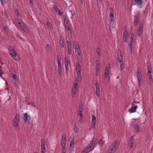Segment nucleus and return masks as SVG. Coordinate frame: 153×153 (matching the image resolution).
I'll list each match as a JSON object with an SVG mask.
<instances>
[{
	"mask_svg": "<svg viewBox=\"0 0 153 153\" xmlns=\"http://www.w3.org/2000/svg\"><path fill=\"white\" fill-rule=\"evenodd\" d=\"M81 68H76L77 77L76 78L73 87L71 89V95L73 97H74L76 94L77 90L78 88V84L79 81H80L81 78L80 71Z\"/></svg>",
	"mask_w": 153,
	"mask_h": 153,
	"instance_id": "1",
	"label": "nucleus"
},
{
	"mask_svg": "<svg viewBox=\"0 0 153 153\" xmlns=\"http://www.w3.org/2000/svg\"><path fill=\"white\" fill-rule=\"evenodd\" d=\"M97 140L96 138L93 139L91 143L84 149L82 150V153H88L92 151L95 147V145L97 143Z\"/></svg>",
	"mask_w": 153,
	"mask_h": 153,
	"instance_id": "2",
	"label": "nucleus"
},
{
	"mask_svg": "<svg viewBox=\"0 0 153 153\" xmlns=\"http://www.w3.org/2000/svg\"><path fill=\"white\" fill-rule=\"evenodd\" d=\"M119 143V142L117 140H116L113 142L108 148V153H114L118 149Z\"/></svg>",
	"mask_w": 153,
	"mask_h": 153,
	"instance_id": "3",
	"label": "nucleus"
},
{
	"mask_svg": "<svg viewBox=\"0 0 153 153\" xmlns=\"http://www.w3.org/2000/svg\"><path fill=\"white\" fill-rule=\"evenodd\" d=\"M15 22L16 25L20 27L25 32L27 33L29 31V28L22 21L17 19L16 20Z\"/></svg>",
	"mask_w": 153,
	"mask_h": 153,
	"instance_id": "4",
	"label": "nucleus"
},
{
	"mask_svg": "<svg viewBox=\"0 0 153 153\" xmlns=\"http://www.w3.org/2000/svg\"><path fill=\"white\" fill-rule=\"evenodd\" d=\"M8 50L10 55L16 61L19 60L20 59L19 57L14 48L10 47L8 48Z\"/></svg>",
	"mask_w": 153,
	"mask_h": 153,
	"instance_id": "5",
	"label": "nucleus"
},
{
	"mask_svg": "<svg viewBox=\"0 0 153 153\" xmlns=\"http://www.w3.org/2000/svg\"><path fill=\"white\" fill-rule=\"evenodd\" d=\"M110 68H106L105 70L103 82L105 84L108 83L110 82Z\"/></svg>",
	"mask_w": 153,
	"mask_h": 153,
	"instance_id": "6",
	"label": "nucleus"
},
{
	"mask_svg": "<svg viewBox=\"0 0 153 153\" xmlns=\"http://www.w3.org/2000/svg\"><path fill=\"white\" fill-rule=\"evenodd\" d=\"M137 77L138 79V84L140 87H141L144 84L143 82L142 76L141 72L138 70L137 71Z\"/></svg>",
	"mask_w": 153,
	"mask_h": 153,
	"instance_id": "7",
	"label": "nucleus"
},
{
	"mask_svg": "<svg viewBox=\"0 0 153 153\" xmlns=\"http://www.w3.org/2000/svg\"><path fill=\"white\" fill-rule=\"evenodd\" d=\"M20 116L19 114H17L13 120V125L15 127L18 126L20 121Z\"/></svg>",
	"mask_w": 153,
	"mask_h": 153,
	"instance_id": "8",
	"label": "nucleus"
},
{
	"mask_svg": "<svg viewBox=\"0 0 153 153\" xmlns=\"http://www.w3.org/2000/svg\"><path fill=\"white\" fill-rule=\"evenodd\" d=\"M117 57L119 62L120 63V65L121 67L124 66L122 62L123 56L121 51L120 50H119L117 51Z\"/></svg>",
	"mask_w": 153,
	"mask_h": 153,
	"instance_id": "9",
	"label": "nucleus"
},
{
	"mask_svg": "<svg viewBox=\"0 0 153 153\" xmlns=\"http://www.w3.org/2000/svg\"><path fill=\"white\" fill-rule=\"evenodd\" d=\"M134 42V35L133 33L131 34V36L130 37V41L129 42V48L130 52H132L133 49V44Z\"/></svg>",
	"mask_w": 153,
	"mask_h": 153,
	"instance_id": "10",
	"label": "nucleus"
},
{
	"mask_svg": "<svg viewBox=\"0 0 153 153\" xmlns=\"http://www.w3.org/2000/svg\"><path fill=\"white\" fill-rule=\"evenodd\" d=\"M74 46L75 49V53L79 55H80V48L78 44L76 42H75L74 44Z\"/></svg>",
	"mask_w": 153,
	"mask_h": 153,
	"instance_id": "11",
	"label": "nucleus"
},
{
	"mask_svg": "<svg viewBox=\"0 0 153 153\" xmlns=\"http://www.w3.org/2000/svg\"><path fill=\"white\" fill-rule=\"evenodd\" d=\"M92 123L91 124V128L90 129V130L94 131L95 129L96 122V118L95 116H92Z\"/></svg>",
	"mask_w": 153,
	"mask_h": 153,
	"instance_id": "12",
	"label": "nucleus"
},
{
	"mask_svg": "<svg viewBox=\"0 0 153 153\" xmlns=\"http://www.w3.org/2000/svg\"><path fill=\"white\" fill-rule=\"evenodd\" d=\"M66 135L65 134H63L62 136L61 141V146L62 147H65L66 143Z\"/></svg>",
	"mask_w": 153,
	"mask_h": 153,
	"instance_id": "13",
	"label": "nucleus"
},
{
	"mask_svg": "<svg viewBox=\"0 0 153 153\" xmlns=\"http://www.w3.org/2000/svg\"><path fill=\"white\" fill-rule=\"evenodd\" d=\"M135 2V4L139 7H143L144 2L146 1L143 0H134Z\"/></svg>",
	"mask_w": 153,
	"mask_h": 153,
	"instance_id": "14",
	"label": "nucleus"
},
{
	"mask_svg": "<svg viewBox=\"0 0 153 153\" xmlns=\"http://www.w3.org/2000/svg\"><path fill=\"white\" fill-rule=\"evenodd\" d=\"M45 142L43 139H42L41 142V153H45Z\"/></svg>",
	"mask_w": 153,
	"mask_h": 153,
	"instance_id": "15",
	"label": "nucleus"
},
{
	"mask_svg": "<svg viewBox=\"0 0 153 153\" xmlns=\"http://www.w3.org/2000/svg\"><path fill=\"white\" fill-rule=\"evenodd\" d=\"M64 62L65 67H68L71 66L70 61L68 56H65L64 58Z\"/></svg>",
	"mask_w": 153,
	"mask_h": 153,
	"instance_id": "16",
	"label": "nucleus"
},
{
	"mask_svg": "<svg viewBox=\"0 0 153 153\" xmlns=\"http://www.w3.org/2000/svg\"><path fill=\"white\" fill-rule=\"evenodd\" d=\"M134 135H133L131 137L128 141V146L130 148L133 147L134 142Z\"/></svg>",
	"mask_w": 153,
	"mask_h": 153,
	"instance_id": "17",
	"label": "nucleus"
},
{
	"mask_svg": "<svg viewBox=\"0 0 153 153\" xmlns=\"http://www.w3.org/2000/svg\"><path fill=\"white\" fill-rule=\"evenodd\" d=\"M96 86V94L97 96H99L100 94V86L98 82H97L95 84Z\"/></svg>",
	"mask_w": 153,
	"mask_h": 153,
	"instance_id": "18",
	"label": "nucleus"
},
{
	"mask_svg": "<svg viewBox=\"0 0 153 153\" xmlns=\"http://www.w3.org/2000/svg\"><path fill=\"white\" fill-rule=\"evenodd\" d=\"M53 8L55 11L57 13L58 15L61 16L62 14V13L58 8L57 6L55 5H53Z\"/></svg>",
	"mask_w": 153,
	"mask_h": 153,
	"instance_id": "19",
	"label": "nucleus"
},
{
	"mask_svg": "<svg viewBox=\"0 0 153 153\" xmlns=\"http://www.w3.org/2000/svg\"><path fill=\"white\" fill-rule=\"evenodd\" d=\"M30 119V116L27 113H25L24 115V117H23L24 121L26 122L29 120Z\"/></svg>",
	"mask_w": 153,
	"mask_h": 153,
	"instance_id": "20",
	"label": "nucleus"
},
{
	"mask_svg": "<svg viewBox=\"0 0 153 153\" xmlns=\"http://www.w3.org/2000/svg\"><path fill=\"white\" fill-rule=\"evenodd\" d=\"M64 24L65 27L66 29L68 30H70L71 28L70 27V24L69 22H66Z\"/></svg>",
	"mask_w": 153,
	"mask_h": 153,
	"instance_id": "21",
	"label": "nucleus"
},
{
	"mask_svg": "<svg viewBox=\"0 0 153 153\" xmlns=\"http://www.w3.org/2000/svg\"><path fill=\"white\" fill-rule=\"evenodd\" d=\"M140 16V12L139 11H137V15L135 17L136 19V22L137 23L139 21V18Z\"/></svg>",
	"mask_w": 153,
	"mask_h": 153,
	"instance_id": "22",
	"label": "nucleus"
},
{
	"mask_svg": "<svg viewBox=\"0 0 153 153\" xmlns=\"http://www.w3.org/2000/svg\"><path fill=\"white\" fill-rule=\"evenodd\" d=\"M70 146H74L73 145L74 142V139L73 137H70Z\"/></svg>",
	"mask_w": 153,
	"mask_h": 153,
	"instance_id": "23",
	"label": "nucleus"
},
{
	"mask_svg": "<svg viewBox=\"0 0 153 153\" xmlns=\"http://www.w3.org/2000/svg\"><path fill=\"white\" fill-rule=\"evenodd\" d=\"M83 110V104L80 102L79 105V112H82V111Z\"/></svg>",
	"mask_w": 153,
	"mask_h": 153,
	"instance_id": "24",
	"label": "nucleus"
},
{
	"mask_svg": "<svg viewBox=\"0 0 153 153\" xmlns=\"http://www.w3.org/2000/svg\"><path fill=\"white\" fill-rule=\"evenodd\" d=\"M59 42L61 47L62 48H63L64 47V42L61 37L60 38Z\"/></svg>",
	"mask_w": 153,
	"mask_h": 153,
	"instance_id": "25",
	"label": "nucleus"
},
{
	"mask_svg": "<svg viewBox=\"0 0 153 153\" xmlns=\"http://www.w3.org/2000/svg\"><path fill=\"white\" fill-rule=\"evenodd\" d=\"M152 71L151 68H149L148 69L147 76H152Z\"/></svg>",
	"mask_w": 153,
	"mask_h": 153,
	"instance_id": "26",
	"label": "nucleus"
},
{
	"mask_svg": "<svg viewBox=\"0 0 153 153\" xmlns=\"http://www.w3.org/2000/svg\"><path fill=\"white\" fill-rule=\"evenodd\" d=\"M125 34H126V35H127V33L126 31H125L123 33V40L125 42H126L127 41V37L125 35Z\"/></svg>",
	"mask_w": 153,
	"mask_h": 153,
	"instance_id": "27",
	"label": "nucleus"
},
{
	"mask_svg": "<svg viewBox=\"0 0 153 153\" xmlns=\"http://www.w3.org/2000/svg\"><path fill=\"white\" fill-rule=\"evenodd\" d=\"M143 28L141 26H140L137 30V33L138 35H139L140 34H141L143 31Z\"/></svg>",
	"mask_w": 153,
	"mask_h": 153,
	"instance_id": "28",
	"label": "nucleus"
},
{
	"mask_svg": "<svg viewBox=\"0 0 153 153\" xmlns=\"http://www.w3.org/2000/svg\"><path fill=\"white\" fill-rule=\"evenodd\" d=\"M96 52L98 56H100L101 55V50L99 48H97L96 49Z\"/></svg>",
	"mask_w": 153,
	"mask_h": 153,
	"instance_id": "29",
	"label": "nucleus"
},
{
	"mask_svg": "<svg viewBox=\"0 0 153 153\" xmlns=\"http://www.w3.org/2000/svg\"><path fill=\"white\" fill-rule=\"evenodd\" d=\"M134 128L137 133H138L140 132V128L139 126L137 125L135 126H134Z\"/></svg>",
	"mask_w": 153,
	"mask_h": 153,
	"instance_id": "30",
	"label": "nucleus"
},
{
	"mask_svg": "<svg viewBox=\"0 0 153 153\" xmlns=\"http://www.w3.org/2000/svg\"><path fill=\"white\" fill-rule=\"evenodd\" d=\"M78 115L80 117L79 121L81 122H82L83 120V117L82 116V112H79V114H78Z\"/></svg>",
	"mask_w": 153,
	"mask_h": 153,
	"instance_id": "31",
	"label": "nucleus"
},
{
	"mask_svg": "<svg viewBox=\"0 0 153 153\" xmlns=\"http://www.w3.org/2000/svg\"><path fill=\"white\" fill-rule=\"evenodd\" d=\"M128 112L130 113H133L134 112V106H132L128 110Z\"/></svg>",
	"mask_w": 153,
	"mask_h": 153,
	"instance_id": "32",
	"label": "nucleus"
},
{
	"mask_svg": "<svg viewBox=\"0 0 153 153\" xmlns=\"http://www.w3.org/2000/svg\"><path fill=\"white\" fill-rule=\"evenodd\" d=\"M152 76H148L149 79V82L151 84L153 83V79L152 78Z\"/></svg>",
	"mask_w": 153,
	"mask_h": 153,
	"instance_id": "33",
	"label": "nucleus"
},
{
	"mask_svg": "<svg viewBox=\"0 0 153 153\" xmlns=\"http://www.w3.org/2000/svg\"><path fill=\"white\" fill-rule=\"evenodd\" d=\"M62 153H66V149L65 148V147H62Z\"/></svg>",
	"mask_w": 153,
	"mask_h": 153,
	"instance_id": "34",
	"label": "nucleus"
},
{
	"mask_svg": "<svg viewBox=\"0 0 153 153\" xmlns=\"http://www.w3.org/2000/svg\"><path fill=\"white\" fill-rule=\"evenodd\" d=\"M10 72L11 75L13 74H15V71L14 70L13 68H12L11 69H10Z\"/></svg>",
	"mask_w": 153,
	"mask_h": 153,
	"instance_id": "35",
	"label": "nucleus"
},
{
	"mask_svg": "<svg viewBox=\"0 0 153 153\" xmlns=\"http://www.w3.org/2000/svg\"><path fill=\"white\" fill-rule=\"evenodd\" d=\"M74 130L75 132L77 133L79 131V129L76 127V126H75L74 128Z\"/></svg>",
	"mask_w": 153,
	"mask_h": 153,
	"instance_id": "36",
	"label": "nucleus"
},
{
	"mask_svg": "<svg viewBox=\"0 0 153 153\" xmlns=\"http://www.w3.org/2000/svg\"><path fill=\"white\" fill-rule=\"evenodd\" d=\"M62 71V68H58V71L60 75H61V73Z\"/></svg>",
	"mask_w": 153,
	"mask_h": 153,
	"instance_id": "37",
	"label": "nucleus"
},
{
	"mask_svg": "<svg viewBox=\"0 0 153 153\" xmlns=\"http://www.w3.org/2000/svg\"><path fill=\"white\" fill-rule=\"evenodd\" d=\"M99 143L101 146H102L104 144V143L102 140H100L99 142Z\"/></svg>",
	"mask_w": 153,
	"mask_h": 153,
	"instance_id": "38",
	"label": "nucleus"
},
{
	"mask_svg": "<svg viewBox=\"0 0 153 153\" xmlns=\"http://www.w3.org/2000/svg\"><path fill=\"white\" fill-rule=\"evenodd\" d=\"M2 5L3 6L6 3L5 0H0Z\"/></svg>",
	"mask_w": 153,
	"mask_h": 153,
	"instance_id": "39",
	"label": "nucleus"
},
{
	"mask_svg": "<svg viewBox=\"0 0 153 153\" xmlns=\"http://www.w3.org/2000/svg\"><path fill=\"white\" fill-rule=\"evenodd\" d=\"M12 75V78H13V79L15 81H17V79L16 78V75L15 74H13V75Z\"/></svg>",
	"mask_w": 153,
	"mask_h": 153,
	"instance_id": "40",
	"label": "nucleus"
},
{
	"mask_svg": "<svg viewBox=\"0 0 153 153\" xmlns=\"http://www.w3.org/2000/svg\"><path fill=\"white\" fill-rule=\"evenodd\" d=\"M100 69L99 68H97L96 69V74L97 76L99 74V72Z\"/></svg>",
	"mask_w": 153,
	"mask_h": 153,
	"instance_id": "41",
	"label": "nucleus"
},
{
	"mask_svg": "<svg viewBox=\"0 0 153 153\" xmlns=\"http://www.w3.org/2000/svg\"><path fill=\"white\" fill-rule=\"evenodd\" d=\"M47 26L48 28H51V27H52L51 24L49 22L47 23Z\"/></svg>",
	"mask_w": 153,
	"mask_h": 153,
	"instance_id": "42",
	"label": "nucleus"
},
{
	"mask_svg": "<svg viewBox=\"0 0 153 153\" xmlns=\"http://www.w3.org/2000/svg\"><path fill=\"white\" fill-rule=\"evenodd\" d=\"M64 23L68 22V20L64 16Z\"/></svg>",
	"mask_w": 153,
	"mask_h": 153,
	"instance_id": "43",
	"label": "nucleus"
},
{
	"mask_svg": "<svg viewBox=\"0 0 153 153\" xmlns=\"http://www.w3.org/2000/svg\"><path fill=\"white\" fill-rule=\"evenodd\" d=\"M95 112L94 110L92 111L91 112V116H95Z\"/></svg>",
	"mask_w": 153,
	"mask_h": 153,
	"instance_id": "44",
	"label": "nucleus"
},
{
	"mask_svg": "<svg viewBox=\"0 0 153 153\" xmlns=\"http://www.w3.org/2000/svg\"><path fill=\"white\" fill-rule=\"evenodd\" d=\"M68 49H71V44H68L67 45Z\"/></svg>",
	"mask_w": 153,
	"mask_h": 153,
	"instance_id": "45",
	"label": "nucleus"
},
{
	"mask_svg": "<svg viewBox=\"0 0 153 153\" xmlns=\"http://www.w3.org/2000/svg\"><path fill=\"white\" fill-rule=\"evenodd\" d=\"M58 67H60L61 66V64L60 61L59 59L58 60Z\"/></svg>",
	"mask_w": 153,
	"mask_h": 153,
	"instance_id": "46",
	"label": "nucleus"
},
{
	"mask_svg": "<svg viewBox=\"0 0 153 153\" xmlns=\"http://www.w3.org/2000/svg\"><path fill=\"white\" fill-rule=\"evenodd\" d=\"M96 63L97 65V67H99V66H100V62L99 61H97L96 62Z\"/></svg>",
	"mask_w": 153,
	"mask_h": 153,
	"instance_id": "47",
	"label": "nucleus"
},
{
	"mask_svg": "<svg viewBox=\"0 0 153 153\" xmlns=\"http://www.w3.org/2000/svg\"><path fill=\"white\" fill-rule=\"evenodd\" d=\"M3 29L5 31H7V27H5V26H4Z\"/></svg>",
	"mask_w": 153,
	"mask_h": 153,
	"instance_id": "48",
	"label": "nucleus"
},
{
	"mask_svg": "<svg viewBox=\"0 0 153 153\" xmlns=\"http://www.w3.org/2000/svg\"><path fill=\"white\" fill-rule=\"evenodd\" d=\"M113 19L109 18V22L110 25H111V23H112L113 22Z\"/></svg>",
	"mask_w": 153,
	"mask_h": 153,
	"instance_id": "49",
	"label": "nucleus"
},
{
	"mask_svg": "<svg viewBox=\"0 0 153 153\" xmlns=\"http://www.w3.org/2000/svg\"><path fill=\"white\" fill-rule=\"evenodd\" d=\"M30 2V4L31 5H33V0H29Z\"/></svg>",
	"mask_w": 153,
	"mask_h": 153,
	"instance_id": "50",
	"label": "nucleus"
},
{
	"mask_svg": "<svg viewBox=\"0 0 153 153\" xmlns=\"http://www.w3.org/2000/svg\"><path fill=\"white\" fill-rule=\"evenodd\" d=\"M68 51L69 54L70 55L71 54L72 52L71 49H68Z\"/></svg>",
	"mask_w": 153,
	"mask_h": 153,
	"instance_id": "51",
	"label": "nucleus"
},
{
	"mask_svg": "<svg viewBox=\"0 0 153 153\" xmlns=\"http://www.w3.org/2000/svg\"><path fill=\"white\" fill-rule=\"evenodd\" d=\"M114 17V16L113 14H111L109 16V18L113 19Z\"/></svg>",
	"mask_w": 153,
	"mask_h": 153,
	"instance_id": "52",
	"label": "nucleus"
},
{
	"mask_svg": "<svg viewBox=\"0 0 153 153\" xmlns=\"http://www.w3.org/2000/svg\"><path fill=\"white\" fill-rule=\"evenodd\" d=\"M76 67H79L80 66L79 62H77L76 63Z\"/></svg>",
	"mask_w": 153,
	"mask_h": 153,
	"instance_id": "53",
	"label": "nucleus"
},
{
	"mask_svg": "<svg viewBox=\"0 0 153 153\" xmlns=\"http://www.w3.org/2000/svg\"><path fill=\"white\" fill-rule=\"evenodd\" d=\"M15 13L17 15V16H19V13L18 12V11L17 10H16V11H15Z\"/></svg>",
	"mask_w": 153,
	"mask_h": 153,
	"instance_id": "54",
	"label": "nucleus"
},
{
	"mask_svg": "<svg viewBox=\"0 0 153 153\" xmlns=\"http://www.w3.org/2000/svg\"><path fill=\"white\" fill-rule=\"evenodd\" d=\"M74 148V146H70L69 147L70 150L71 151H72Z\"/></svg>",
	"mask_w": 153,
	"mask_h": 153,
	"instance_id": "55",
	"label": "nucleus"
},
{
	"mask_svg": "<svg viewBox=\"0 0 153 153\" xmlns=\"http://www.w3.org/2000/svg\"><path fill=\"white\" fill-rule=\"evenodd\" d=\"M71 15L73 16H74L75 15L74 13V12H71Z\"/></svg>",
	"mask_w": 153,
	"mask_h": 153,
	"instance_id": "56",
	"label": "nucleus"
},
{
	"mask_svg": "<svg viewBox=\"0 0 153 153\" xmlns=\"http://www.w3.org/2000/svg\"><path fill=\"white\" fill-rule=\"evenodd\" d=\"M2 74V72L1 71V68H0V75H1Z\"/></svg>",
	"mask_w": 153,
	"mask_h": 153,
	"instance_id": "57",
	"label": "nucleus"
},
{
	"mask_svg": "<svg viewBox=\"0 0 153 153\" xmlns=\"http://www.w3.org/2000/svg\"><path fill=\"white\" fill-rule=\"evenodd\" d=\"M84 0H80V3L81 4H82Z\"/></svg>",
	"mask_w": 153,
	"mask_h": 153,
	"instance_id": "58",
	"label": "nucleus"
},
{
	"mask_svg": "<svg viewBox=\"0 0 153 153\" xmlns=\"http://www.w3.org/2000/svg\"><path fill=\"white\" fill-rule=\"evenodd\" d=\"M137 108V106H134V112L135 111V110Z\"/></svg>",
	"mask_w": 153,
	"mask_h": 153,
	"instance_id": "59",
	"label": "nucleus"
},
{
	"mask_svg": "<svg viewBox=\"0 0 153 153\" xmlns=\"http://www.w3.org/2000/svg\"><path fill=\"white\" fill-rule=\"evenodd\" d=\"M67 45L68 44H71L70 43V41H67Z\"/></svg>",
	"mask_w": 153,
	"mask_h": 153,
	"instance_id": "60",
	"label": "nucleus"
},
{
	"mask_svg": "<svg viewBox=\"0 0 153 153\" xmlns=\"http://www.w3.org/2000/svg\"><path fill=\"white\" fill-rule=\"evenodd\" d=\"M66 68V70L67 71V72L68 70V68Z\"/></svg>",
	"mask_w": 153,
	"mask_h": 153,
	"instance_id": "61",
	"label": "nucleus"
},
{
	"mask_svg": "<svg viewBox=\"0 0 153 153\" xmlns=\"http://www.w3.org/2000/svg\"><path fill=\"white\" fill-rule=\"evenodd\" d=\"M120 70L121 71H122L123 70L122 68H121Z\"/></svg>",
	"mask_w": 153,
	"mask_h": 153,
	"instance_id": "62",
	"label": "nucleus"
},
{
	"mask_svg": "<svg viewBox=\"0 0 153 153\" xmlns=\"http://www.w3.org/2000/svg\"><path fill=\"white\" fill-rule=\"evenodd\" d=\"M152 100H153V95H152Z\"/></svg>",
	"mask_w": 153,
	"mask_h": 153,
	"instance_id": "63",
	"label": "nucleus"
},
{
	"mask_svg": "<svg viewBox=\"0 0 153 153\" xmlns=\"http://www.w3.org/2000/svg\"><path fill=\"white\" fill-rule=\"evenodd\" d=\"M152 104H153V100H152Z\"/></svg>",
	"mask_w": 153,
	"mask_h": 153,
	"instance_id": "64",
	"label": "nucleus"
}]
</instances>
